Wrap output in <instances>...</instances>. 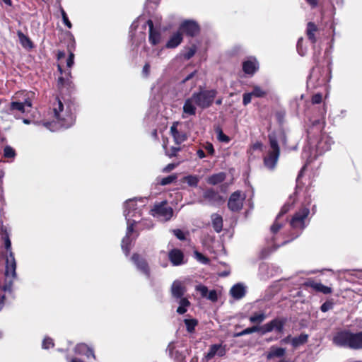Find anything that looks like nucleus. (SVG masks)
Listing matches in <instances>:
<instances>
[{
	"instance_id": "f257e3e1",
	"label": "nucleus",
	"mask_w": 362,
	"mask_h": 362,
	"mask_svg": "<svg viewBox=\"0 0 362 362\" xmlns=\"http://www.w3.org/2000/svg\"><path fill=\"white\" fill-rule=\"evenodd\" d=\"M52 112L54 122L59 126L64 128L71 127L76 121V116L74 112L75 106L74 103L69 102L66 103V108L61 99L57 96L52 103Z\"/></svg>"
},
{
	"instance_id": "f03ea898",
	"label": "nucleus",
	"mask_w": 362,
	"mask_h": 362,
	"mask_svg": "<svg viewBox=\"0 0 362 362\" xmlns=\"http://www.w3.org/2000/svg\"><path fill=\"white\" fill-rule=\"evenodd\" d=\"M332 343L339 347L362 350V331L353 332L347 329H339L333 335Z\"/></svg>"
},
{
	"instance_id": "7ed1b4c3",
	"label": "nucleus",
	"mask_w": 362,
	"mask_h": 362,
	"mask_svg": "<svg viewBox=\"0 0 362 362\" xmlns=\"http://www.w3.org/2000/svg\"><path fill=\"white\" fill-rule=\"evenodd\" d=\"M331 77L332 62L327 59L322 64H317L312 69L308 79L315 81L317 86H322L328 83Z\"/></svg>"
},
{
	"instance_id": "20e7f679",
	"label": "nucleus",
	"mask_w": 362,
	"mask_h": 362,
	"mask_svg": "<svg viewBox=\"0 0 362 362\" xmlns=\"http://www.w3.org/2000/svg\"><path fill=\"white\" fill-rule=\"evenodd\" d=\"M217 93L218 92L216 89L208 90L199 87V91L193 93L192 96L195 105L202 110H205L213 105Z\"/></svg>"
},
{
	"instance_id": "39448f33",
	"label": "nucleus",
	"mask_w": 362,
	"mask_h": 362,
	"mask_svg": "<svg viewBox=\"0 0 362 362\" xmlns=\"http://www.w3.org/2000/svg\"><path fill=\"white\" fill-rule=\"evenodd\" d=\"M270 149L263 158L264 166L269 170H273L277 164L280 156V147L275 136L269 135Z\"/></svg>"
},
{
	"instance_id": "423d86ee",
	"label": "nucleus",
	"mask_w": 362,
	"mask_h": 362,
	"mask_svg": "<svg viewBox=\"0 0 362 362\" xmlns=\"http://www.w3.org/2000/svg\"><path fill=\"white\" fill-rule=\"evenodd\" d=\"M16 262L14 254L10 251V254L6 259L5 280L1 288L4 291L11 292L14 279L16 278Z\"/></svg>"
},
{
	"instance_id": "0eeeda50",
	"label": "nucleus",
	"mask_w": 362,
	"mask_h": 362,
	"mask_svg": "<svg viewBox=\"0 0 362 362\" xmlns=\"http://www.w3.org/2000/svg\"><path fill=\"white\" fill-rule=\"evenodd\" d=\"M310 214V209L302 207L296 211L290 220V226L294 230H303L305 227V221Z\"/></svg>"
},
{
	"instance_id": "6e6552de",
	"label": "nucleus",
	"mask_w": 362,
	"mask_h": 362,
	"mask_svg": "<svg viewBox=\"0 0 362 362\" xmlns=\"http://www.w3.org/2000/svg\"><path fill=\"white\" fill-rule=\"evenodd\" d=\"M287 322L286 317H275L269 322L262 325V335L267 333L276 332L277 334H282L284 331L285 325Z\"/></svg>"
},
{
	"instance_id": "1a4fd4ad",
	"label": "nucleus",
	"mask_w": 362,
	"mask_h": 362,
	"mask_svg": "<svg viewBox=\"0 0 362 362\" xmlns=\"http://www.w3.org/2000/svg\"><path fill=\"white\" fill-rule=\"evenodd\" d=\"M182 35L187 37H194L197 36L201 31V28L198 23L194 20L183 21L178 28Z\"/></svg>"
},
{
	"instance_id": "9d476101",
	"label": "nucleus",
	"mask_w": 362,
	"mask_h": 362,
	"mask_svg": "<svg viewBox=\"0 0 362 362\" xmlns=\"http://www.w3.org/2000/svg\"><path fill=\"white\" fill-rule=\"evenodd\" d=\"M151 211L153 216L163 218L165 221L170 220L173 215V210L166 201L156 204Z\"/></svg>"
},
{
	"instance_id": "9b49d317",
	"label": "nucleus",
	"mask_w": 362,
	"mask_h": 362,
	"mask_svg": "<svg viewBox=\"0 0 362 362\" xmlns=\"http://www.w3.org/2000/svg\"><path fill=\"white\" fill-rule=\"evenodd\" d=\"M245 196L242 197L241 192L238 190L233 192L228 202V207L233 212L240 211L243 206Z\"/></svg>"
},
{
	"instance_id": "f8f14e48",
	"label": "nucleus",
	"mask_w": 362,
	"mask_h": 362,
	"mask_svg": "<svg viewBox=\"0 0 362 362\" xmlns=\"http://www.w3.org/2000/svg\"><path fill=\"white\" fill-rule=\"evenodd\" d=\"M132 262L137 269L142 272L146 277L151 276V271L146 259L138 253H134L131 257Z\"/></svg>"
},
{
	"instance_id": "ddd939ff",
	"label": "nucleus",
	"mask_w": 362,
	"mask_h": 362,
	"mask_svg": "<svg viewBox=\"0 0 362 362\" xmlns=\"http://www.w3.org/2000/svg\"><path fill=\"white\" fill-rule=\"evenodd\" d=\"M168 257L173 266H180L186 263L184 252L178 248H173L168 252Z\"/></svg>"
},
{
	"instance_id": "4468645a",
	"label": "nucleus",
	"mask_w": 362,
	"mask_h": 362,
	"mask_svg": "<svg viewBox=\"0 0 362 362\" xmlns=\"http://www.w3.org/2000/svg\"><path fill=\"white\" fill-rule=\"evenodd\" d=\"M148 26V41L153 46H156L160 43L161 40V33L158 28H154L153 22L151 19L146 21Z\"/></svg>"
},
{
	"instance_id": "2eb2a0df",
	"label": "nucleus",
	"mask_w": 362,
	"mask_h": 362,
	"mask_svg": "<svg viewBox=\"0 0 362 362\" xmlns=\"http://www.w3.org/2000/svg\"><path fill=\"white\" fill-rule=\"evenodd\" d=\"M259 62L255 57H250L243 62L242 68L245 74L254 75L259 70Z\"/></svg>"
},
{
	"instance_id": "dca6fc26",
	"label": "nucleus",
	"mask_w": 362,
	"mask_h": 362,
	"mask_svg": "<svg viewBox=\"0 0 362 362\" xmlns=\"http://www.w3.org/2000/svg\"><path fill=\"white\" fill-rule=\"evenodd\" d=\"M203 198L211 204L223 202V197L213 188L206 189L203 193Z\"/></svg>"
},
{
	"instance_id": "f3484780",
	"label": "nucleus",
	"mask_w": 362,
	"mask_h": 362,
	"mask_svg": "<svg viewBox=\"0 0 362 362\" xmlns=\"http://www.w3.org/2000/svg\"><path fill=\"white\" fill-rule=\"evenodd\" d=\"M66 77L59 76L57 80V88L60 92H63L64 88H66L70 93L74 89V84L70 79L71 77V71L65 72Z\"/></svg>"
},
{
	"instance_id": "a211bd4d",
	"label": "nucleus",
	"mask_w": 362,
	"mask_h": 362,
	"mask_svg": "<svg viewBox=\"0 0 362 362\" xmlns=\"http://www.w3.org/2000/svg\"><path fill=\"white\" fill-rule=\"evenodd\" d=\"M179 122H174L170 127V134L172 135L174 142L177 145H180L187 139L185 132H180L177 129Z\"/></svg>"
},
{
	"instance_id": "6ab92c4d",
	"label": "nucleus",
	"mask_w": 362,
	"mask_h": 362,
	"mask_svg": "<svg viewBox=\"0 0 362 362\" xmlns=\"http://www.w3.org/2000/svg\"><path fill=\"white\" fill-rule=\"evenodd\" d=\"M305 287H310L314 289L317 292H320L324 294H329L332 292V288L325 286L320 282H316L312 279H308L305 283Z\"/></svg>"
},
{
	"instance_id": "aec40b11",
	"label": "nucleus",
	"mask_w": 362,
	"mask_h": 362,
	"mask_svg": "<svg viewBox=\"0 0 362 362\" xmlns=\"http://www.w3.org/2000/svg\"><path fill=\"white\" fill-rule=\"evenodd\" d=\"M216 355L222 357L226 355V349L221 344H212L209 351L205 354L204 358L206 361L211 360Z\"/></svg>"
},
{
	"instance_id": "412c9836",
	"label": "nucleus",
	"mask_w": 362,
	"mask_h": 362,
	"mask_svg": "<svg viewBox=\"0 0 362 362\" xmlns=\"http://www.w3.org/2000/svg\"><path fill=\"white\" fill-rule=\"evenodd\" d=\"M186 292V288L179 281H175L171 286L172 296L176 299L184 298L183 296Z\"/></svg>"
},
{
	"instance_id": "4be33fe9",
	"label": "nucleus",
	"mask_w": 362,
	"mask_h": 362,
	"mask_svg": "<svg viewBox=\"0 0 362 362\" xmlns=\"http://www.w3.org/2000/svg\"><path fill=\"white\" fill-rule=\"evenodd\" d=\"M183 41V36L179 30L173 33L165 44L168 49H174L178 47Z\"/></svg>"
},
{
	"instance_id": "5701e85b",
	"label": "nucleus",
	"mask_w": 362,
	"mask_h": 362,
	"mask_svg": "<svg viewBox=\"0 0 362 362\" xmlns=\"http://www.w3.org/2000/svg\"><path fill=\"white\" fill-rule=\"evenodd\" d=\"M319 29L317 25L313 22H308L306 26V35L310 42L315 45L317 42L316 33H318Z\"/></svg>"
},
{
	"instance_id": "b1692460",
	"label": "nucleus",
	"mask_w": 362,
	"mask_h": 362,
	"mask_svg": "<svg viewBox=\"0 0 362 362\" xmlns=\"http://www.w3.org/2000/svg\"><path fill=\"white\" fill-rule=\"evenodd\" d=\"M285 348L272 346L269 349V351L267 353L266 358L267 360H272L274 358H282L285 356Z\"/></svg>"
},
{
	"instance_id": "393cba45",
	"label": "nucleus",
	"mask_w": 362,
	"mask_h": 362,
	"mask_svg": "<svg viewBox=\"0 0 362 362\" xmlns=\"http://www.w3.org/2000/svg\"><path fill=\"white\" fill-rule=\"evenodd\" d=\"M332 143V139L328 136L323 134L317 144V148L320 153L325 152L330 149Z\"/></svg>"
},
{
	"instance_id": "a878e982",
	"label": "nucleus",
	"mask_w": 362,
	"mask_h": 362,
	"mask_svg": "<svg viewBox=\"0 0 362 362\" xmlns=\"http://www.w3.org/2000/svg\"><path fill=\"white\" fill-rule=\"evenodd\" d=\"M211 219L214 230L218 233L221 232L223 226V217L220 214L214 213L211 214Z\"/></svg>"
},
{
	"instance_id": "bb28decb",
	"label": "nucleus",
	"mask_w": 362,
	"mask_h": 362,
	"mask_svg": "<svg viewBox=\"0 0 362 362\" xmlns=\"http://www.w3.org/2000/svg\"><path fill=\"white\" fill-rule=\"evenodd\" d=\"M246 293L245 288L241 284H235L230 290V293L235 299H240L245 296Z\"/></svg>"
},
{
	"instance_id": "cd10ccee",
	"label": "nucleus",
	"mask_w": 362,
	"mask_h": 362,
	"mask_svg": "<svg viewBox=\"0 0 362 362\" xmlns=\"http://www.w3.org/2000/svg\"><path fill=\"white\" fill-rule=\"evenodd\" d=\"M183 112L188 115H196V107L192 96L185 100L183 105Z\"/></svg>"
},
{
	"instance_id": "c85d7f7f",
	"label": "nucleus",
	"mask_w": 362,
	"mask_h": 362,
	"mask_svg": "<svg viewBox=\"0 0 362 362\" xmlns=\"http://www.w3.org/2000/svg\"><path fill=\"white\" fill-rule=\"evenodd\" d=\"M17 35L18 37L20 43L25 48L32 49L34 47L32 40L21 30L17 31Z\"/></svg>"
},
{
	"instance_id": "c756f323",
	"label": "nucleus",
	"mask_w": 362,
	"mask_h": 362,
	"mask_svg": "<svg viewBox=\"0 0 362 362\" xmlns=\"http://www.w3.org/2000/svg\"><path fill=\"white\" fill-rule=\"evenodd\" d=\"M8 111L11 114H14L16 112L24 113L25 112V109L22 102L12 101L9 104Z\"/></svg>"
},
{
	"instance_id": "7c9ffc66",
	"label": "nucleus",
	"mask_w": 362,
	"mask_h": 362,
	"mask_svg": "<svg viewBox=\"0 0 362 362\" xmlns=\"http://www.w3.org/2000/svg\"><path fill=\"white\" fill-rule=\"evenodd\" d=\"M225 179L226 174L224 173H219L209 177L207 182L210 185H216L223 182Z\"/></svg>"
},
{
	"instance_id": "2f4dec72",
	"label": "nucleus",
	"mask_w": 362,
	"mask_h": 362,
	"mask_svg": "<svg viewBox=\"0 0 362 362\" xmlns=\"http://www.w3.org/2000/svg\"><path fill=\"white\" fill-rule=\"evenodd\" d=\"M308 335L302 333L299 336L293 337L291 339V344L293 347L296 348L305 344L308 341Z\"/></svg>"
},
{
	"instance_id": "473e14b6",
	"label": "nucleus",
	"mask_w": 362,
	"mask_h": 362,
	"mask_svg": "<svg viewBox=\"0 0 362 362\" xmlns=\"http://www.w3.org/2000/svg\"><path fill=\"white\" fill-rule=\"evenodd\" d=\"M1 239L4 243V247L6 251L10 254V251H11V242L10 240L9 234L6 228L3 227L1 229Z\"/></svg>"
},
{
	"instance_id": "72a5a7b5",
	"label": "nucleus",
	"mask_w": 362,
	"mask_h": 362,
	"mask_svg": "<svg viewBox=\"0 0 362 362\" xmlns=\"http://www.w3.org/2000/svg\"><path fill=\"white\" fill-rule=\"evenodd\" d=\"M182 182H186L189 187H197L199 182V178L197 175H187L182 177Z\"/></svg>"
},
{
	"instance_id": "f704fd0d",
	"label": "nucleus",
	"mask_w": 362,
	"mask_h": 362,
	"mask_svg": "<svg viewBox=\"0 0 362 362\" xmlns=\"http://www.w3.org/2000/svg\"><path fill=\"white\" fill-rule=\"evenodd\" d=\"M254 332H259L262 334V327L261 326H252L247 327L243 331L235 333V337H242L246 334H250Z\"/></svg>"
},
{
	"instance_id": "c9c22d12",
	"label": "nucleus",
	"mask_w": 362,
	"mask_h": 362,
	"mask_svg": "<svg viewBox=\"0 0 362 362\" xmlns=\"http://www.w3.org/2000/svg\"><path fill=\"white\" fill-rule=\"evenodd\" d=\"M179 300L180 305L177 309V313L182 315L187 312V308L190 305V302L187 298H181Z\"/></svg>"
},
{
	"instance_id": "e433bc0d",
	"label": "nucleus",
	"mask_w": 362,
	"mask_h": 362,
	"mask_svg": "<svg viewBox=\"0 0 362 362\" xmlns=\"http://www.w3.org/2000/svg\"><path fill=\"white\" fill-rule=\"evenodd\" d=\"M131 243L132 240L128 236H124L122 240L121 247L126 256H128L130 252Z\"/></svg>"
},
{
	"instance_id": "4c0bfd02",
	"label": "nucleus",
	"mask_w": 362,
	"mask_h": 362,
	"mask_svg": "<svg viewBox=\"0 0 362 362\" xmlns=\"http://www.w3.org/2000/svg\"><path fill=\"white\" fill-rule=\"evenodd\" d=\"M184 322L187 332L189 333L194 332L196 326L198 325V321L196 319H185Z\"/></svg>"
},
{
	"instance_id": "58836bf2",
	"label": "nucleus",
	"mask_w": 362,
	"mask_h": 362,
	"mask_svg": "<svg viewBox=\"0 0 362 362\" xmlns=\"http://www.w3.org/2000/svg\"><path fill=\"white\" fill-rule=\"evenodd\" d=\"M215 132L217 135V139L219 141L223 142V143H229L230 142V138L223 133L222 129L220 127H217L215 129Z\"/></svg>"
},
{
	"instance_id": "ea45409f",
	"label": "nucleus",
	"mask_w": 362,
	"mask_h": 362,
	"mask_svg": "<svg viewBox=\"0 0 362 362\" xmlns=\"http://www.w3.org/2000/svg\"><path fill=\"white\" fill-rule=\"evenodd\" d=\"M266 319V315L264 313H255L249 318L252 323H261Z\"/></svg>"
},
{
	"instance_id": "a19ab883",
	"label": "nucleus",
	"mask_w": 362,
	"mask_h": 362,
	"mask_svg": "<svg viewBox=\"0 0 362 362\" xmlns=\"http://www.w3.org/2000/svg\"><path fill=\"white\" fill-rule=\"evenodd\" d=\"M276 216L274 223L272 225L270 230L273 234H276L283 227L284 223Z\"/></svg>"
},
{
	"instance_id": "79ce46f5",
	"label": "nucleus",
	"mask_w": 362,
	"mask_h": 362,
	"mask_svg": "<svg viewBox=\"0 0 362 362\" xmlns=\"http://www.w3.org/2000/svg\"><path fill=\"white\" fill-rule=\"evenodd\" d=\"M252 96L256 98H264L267 95V91L264 90L261 87L255 86L251 92Z\"/></svg>"
},
{
	"instance_id": "37998d69",
	"label": "nucleus",
	"mask_w": 362,
	"mask_h": 362,
	"mask_svg": "<svg viewBox=\"0 0 362 362\" xmlns=\"http://www.w3.org/2000/svg\"><path fill=\"white\" fill-rule=\"evenodd\" d=\"M194 255L197 260L202 264H209L210 263V259L197 250L194 251Z\"/></svg>"
},
{
	"instance_id": "c03bdc74",
	"label": "nucleus",
	"mask_w": 362,
	"mask_h": 362,
	"mask_svg": "<svg viewBox=\"0 0 362 362\" xmlns=\"http://www.w3.org/2000/svg\"><path fill=\"white\" fill-rule=\"evenodd\" d=\"M303 37H301L298 39L296 45L297 52L302 57L305 56L307 52L306 47H303Z\"/></svg>"
},
{
	"instance_id": "a18cd8bd",
	"label": "nucleus",
	"mask_w": 362,
	"mask_h": 362,
	"mask_svg": "<svg viewBox=\"0 0 362 362\" xmlns=\"http://www.w3.org/2000/svg\"><path fill=\"white\" fill-rule=\"evenodd\" d=\"M177 177L176 175L173 174V175H170L165 177L162 178L159 183H160V185H161L163 186L171 184L173 182H175L177 180Z\"/></svg>"
},
{
	"instance_id": "49530a36",
	"label": "nucleus",
	"mask_w": 362,
	"mask_h": 362,
	"mask_svg": "<svg viewBox=\"0 0 362 362\" xmlns=\"http://www.w3.org/2000/svg\"><path fill=\"white\" fill-rule=\"evenodd\" d=\"M275 117H276L277 122L280 125H282L285 122L286 111L285 110H279V111L276 112Z\"/></svg>"
},
{
	"instance_id": "de8ad7c7",
	"label": "nucleus",
	"mask_w": 362,
	"mask_h": 362,
	"mask_svg": "<svg viewBox=\"0 0 362 362\" xmlns=\"http://www.w3.org/2000/svg\"><path fill=\"white\" fill-rule=\"evenodd\" d=\"M16 156L15 150L9 146H6L4 149V156L6 158H12Z\"/></svg>"
},
{
	"instance_id": "09e8293b",
	"label": "nucleus",
	"mask_w": 362,
	"mask_h": 362,
	"mask_svg": "<svg viewBox=\"0 0 362 362\" xmlns=\"http://www.w3.org/2000/svg\"><path fill=\"white\" fill-rule=\"evenodd\" d=\"M180 151V147L172 146L169 150H168V148L165 150V152L167 156L169 158H173L177 156V153Z\"/></svg>"
},
{
	"instance_id": "8fccbe9b",
	"label": "nucleus",
	"mask_w": 362,
	"mask_h": 362,
	"mask_svg": "<svg viewBox=\"0 0 362 362\" xmlns=\"http://www.w3.org/2000/svg\"><path fill=\"white\" fill-rule=\"evenodd\" d=\"M42 346L45 349H49L50 348H53L54 346V343L53 339L48 337H45L42 341Z\"/></svg>"
},
{
	"instance_id": "3c124183",
	"label": "nucleus",
	"mask_w": 362,
	"mask_h": 362,
	"mask_svg": "<svg viewBox=\"0 0 362 362\" xmlns=\"http://www.w3.org/2000/svg\"><path fill=\"white\" fill-rule=\"evenodd\" d=\"M334 307V303L332 300H326L320 307V310L322 313H326L329 310H332Z\"/></svg>"
},
{
	"instance_id": "603ef678",
	"label": "nucleus",
	"mask_w": 362,
	"mask_h": 362,
	"mask_svg": "<svg viewBox=\"0 0 362 362\" xmlns=\"http://www.w3.org/2000/svg\"><path fill=\"white\" fill-rule=\"evenodd\" d=\"M197 47L193 45L191 47L189 48L188 51L183 54V57L186 60L190 59L196 53Z\"/></svg>"
},
{
	"instance_id": "864d4df0",
	"label": "nucleus",
	"mask_w": 362,
	"mask_h": 362,
	"mask_svg": "<svg viewBox=\"0 0 362 362\" xmlns=\"http://www.w3.org/2000/svg\"><path fill=\"white\" fill-rule=\"evenodd\" d=\"M61 14H62V21H63L64 24L68 28H72V24H71V21H69V18L67 16L66 13L65 12V11L63 8H61Z\"/></svg>"
},
{
	"instance_id": "5fc2aeb1",
	"label": "nucleus",
	"mask_w": 362,
	"mask_h": 362,
	"mask_svg": "<svg viewBox=\"0 0 362 362\" xmlns=\"http://www.w3.org/2000/svg\"><path fill=\"white\" fill-rule=\"evenodd\" d=\"M291 206L289 204H284L277 215L278 218H282V217L289 211Z\"/></svg>"
},
{
	"instance_id": "6e6d98bb",
	"label": "nucleus",
	"mask_w": 362,
	"mask_h": 362,
	"mask_svg": "<svg viewBox=\"0 0 362 362\" xmlns=\"http://www.w3.org/2000/svg\"><path fill=\"white\" fill-rule=\"evenodd\" d=\"M196 290L199 291L203 298H206L209 293L208 288L204 285H198L196 286Z\"/></svg>"
},
{
	"instance_id": "4d7b16f0",
	"label": "nucleus",
	"mask_w": 362,
	"mask_h": 362,
	"mask_svg": "<svg viewBox=\"0 0 362 362\" xmlns=\"http://www.w3.org/2000/svg\"><path fill=\"white\" fill-rule=\"evenodd\" d=\"M322 93H317L314 94L312 96V98H311L312 104H313V105L320 104L322 103Z\"/></svg>"
},
{
	"instance_id": "13d9d810",
	"label": "nucleus",
	"mask_w": 362,
	"mask_h": 362,
	"mask_svg": "<svg viewBox=\"0 0 362 362\" xmlns=\"http://www.w3.org/2000/svg\"><path fill=\"white\" fill-rule=\"evenodd\" d=\"M206 298L211 302H216L218 300V295L216 291L214 289L209 291Z\"/></svg>"
},
{
	"instance_id": "bf43d9fd",
	"label": "nucleus",
	"mask_w": 362,
	"mask_h": 362,
	"mask_svg": "<svg viewBox=\"0 0 362 362\" xmlns=\"http://www.w3.org/2000/svg\"><path fill=\"white\" fill-rule=\"evenodd\" d=\"M204 148L206 149L209 155H210L211 156H213L214 155L215 150L211 143L206 142L205 145H204Z\"/></svg>"
},
{
	"instance_id": "052dcab7",
	"label": "nucleus",
	"mask_w": 362,
	"mask_h": 362,
	"mask_svg": "<svg viewBox=\"0 0 362 362\" xmlns=\"http://www.w3.org/2000/svg\"><path fill=\"white\" fill-rule=\"evenodd\" d=\"M252 95L250 93H245L243 95V104L246 106L251 103Z\"/></svg>"
},
{
	"instance_id": "680f3d73",
	"label": "nucleus",
	"mask_w": 362,
	"mask_h": 362,
	"mask_svg": "<svg viewBox=\"0 0 362 362\" xmlns=\"http://www.w3.org/2000/svg\"><path fill=\"white\" fill-rule=\"evenodd\" d=\"M173 233L175 235V237L180 240H185L186 239L185 233L180 229L174 230Z\"/></svg>"
},
{
	"instance_id": "e2e57ef3",
	"label": "nucleus",
	"mask_w": 362,
	"mask_h": 362,
	"mask_svg": "<svg viewBox=\"0 0 362 362\" xmlns=\"http://www.w3.org/2000/svg\"><path fill=\"white\" fill-rule=\"evenodd\" d=\"M74 64V54L72 52H69V57L66 59V66L71 68Z\"/></svg>"
},
{
	"instance_id": "0e129e2a",
	"label": "nucleus",
	"mask_w": 362,
	"mask_h": 362,
	"mask_svg": "<svg viewBox=\"0 0 362 362\" xmlns=\"http://www.w3.org/2000/svg\"><path fill=\"white\" fill-rule=\"evenodd\" d=\"M150 68H151V66H150V64L148 62H146L144 66H143V69H142V73H143V75L145 76V77H148L150 74Z\"/></svg>"
},
{
	"instance_id": "69168bd1",
	"label": "nucleus",
	"mask_w": 362,
	"mask_h": 362,
	"mask_svg": "<svg viewBox=\"0 0 362 362\" xmlns=\"http://www.w3.org/2000/svg\"><path fill=\"white\" fill-rule=\"evenodd\" d=\"M324 124H325V122H321L320 119L315 120L313 122V127H317V125L320 126L318 128L320 132H322V129L324 128Z\"/></svg>"
},
{
	"instance_id": "338daca9",
	"label": "nucleus",
	"mask_w": 362,
	"mask_h": 362,
	"mask_svg": "<svg viewBox=\"0 0 362 362\" xmlns=\"http://www.w3.org/2000/svg\"><path fill=\"white\" fill-rule=\"evenodd\" d=\"M177 165V164L176 163H169L164 168L163 171L165 173H169L172 171L173 169H175Z\"/></svg>"
},
{
	"instance_id": "774afa93",
	"label": "nucleus",
	"mask_w": 362,
	"mask_h": 362,
	"mask_svg": "<svg viewBox=\"0 0 362 362\" xmlns=\"http://www.w3.org/2000/svg\"><path fill=\"white\" fill-rule=\"evenodd\" d=\"M133 232H134V226H133V224H131V225L128 226V227H127V230L125 236L130 237Z\"/></svg>"
}]
</instances>
